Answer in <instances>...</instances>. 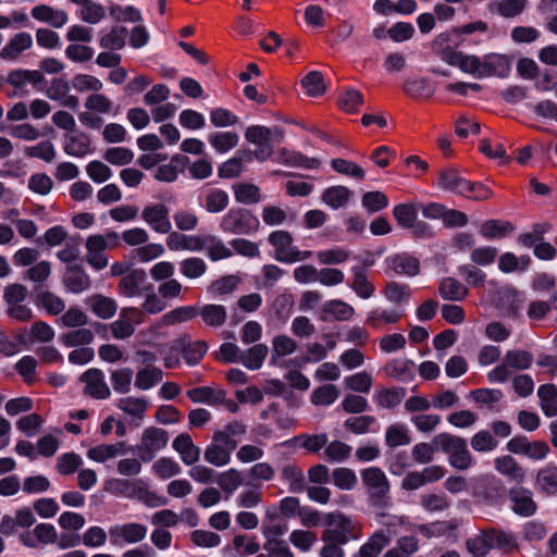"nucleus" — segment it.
<instances>
[{
	"instance_id": "6ab92c4d",
	"label": "nucleus",
	"mask_w": 557,
	"mask_h": 557,
	"mask_svg": "<svg viewBox=\"0 0 557 557\" xmlns=\"http://www.w3.org/2000/svg\"><path fill=\"white\" fill-rule=\"evenodd\" d=\"M467 178L462 177L455 168H446L440 171L437 186L447 193L459 196Z\"/></svg>"
},
{
	"instance_id": "393cba45",
	"label": "nucleus",
	"mask_w": 557,
	"mask_h": 557,
	"mask_svg": "<svg viewBox=\"0 0 557 557\" xmlns=\"http://www.w3.org/2000/svg\"><path fill=\"white\" fill-rule=\"evenodd\" d=\"M86 304L97 317L104 320L112 318L117 310L116 301L113 298L100 294L88 297Z\"/></svg>"
},
{
	"instance_id": "58836bf2",
	"label": "nucleus",
	"mask_w": 557,
	"mask_h": 557,
	"mask_svg": "<svg viewBox=\"0 0 557 557\" xmlns=\"http://www.w3.org/2000/svg\"><path fill=\"white\" fill-rule=\"evenodd\" d=\"M493 190L482 182L466 180L460 197L472 201H484L493 197Z\"/></svg>"
},
{
	"instance_id": "8fccbe9b",
	"label": "nucleus",
	"mask_w": 557,
	"mask_h": 557,
	"mask_svg": "<svg viewBox=\"0 0 557 557\" xmlns=\"http://www.w3.org/2000/svg\"><path fill=\"white\" fill-rule=\"evenodd\" d=\"M141 442L159 451L168 445L169 433L164 429L149 426L143 432Z\"/></svg>"
},
{
	"instance_id": "de8ad7c7",
	"label": "nucleus",
	"mask_w": 557,
	"mask_h": 557,
	"mask_svg": "<svg viewBox=\"0 0 557 557\" xmlns=\"http://www.w3.org/2000/svg\"><path fill=\"white\" fill-rule=\"evenodd\" d=\"M388 203L387 196L381 190L367 191L361 198V205L369 214L384 210Z\"/></svg>"
},
{
	"instance_id": "bf43d9fd",
	"label": "nucleus",
	"mask_w": 557,
	"mask_h": 557,
	"mask_svg": "<svg viewBox=\"0 0 557 557\" xmlns=\"http://www.w3.org/2000/svg\"><path fill=\"white\" fill-rule=\"evenodd\" d=\"M127 28L124 26H113L109 34L100 39V46L104 49L121 50L125 46Z\"/></svg>"
},
{
	"instance_id": "f3484780",
	"label": "nucleus",
	"mask_w": 557,
	"mask_h": 557,
	"mask_svg": "<svg viewBox=\"0 0 557 557\" xmlns=\"http://www.w3.org/2000/svg\"><path fill=\"white\" fill-rule=\"evenodd\" d=\"M147 273L143 269H134L119 282V293L124 297H134L140 293L141 285L146 282Z\"/></svg>"
},
{
	"instance_id": "1a4fd4ad",
	"label": "nucleus",
	"mask_w": 557,
	"mask_h": 557,
	"mask_svg": "<svg viewBox=\"0 0 557 557\" xmlns=\"http://www.w3.org/2000/svg\"><path fill=\"white\" fill-rule=\"evenodd\" d=\"M511 502V510L520 517H532L537 511V504L533 499V493L523 486H513L508 491Z\"/></svg>"
},
{
	"instance_id": "49530a36",
	"label": "nucleus",
	"mask_w": 557,
	"mask_h": 557,
	"mask_svg": "<svg viewBox=\"0 0 557 557\" xmlns=\"http://www.w3.org/2000/svg\"><path fill=\"white\" fill-rule=\"evenodd\" d=\"M163 377V372L161 369L157 367H147L137 372L135 379V386L139 389L147 391L154 386L157 383L161 382Z\"/></svg>"
},
{
	"instance_id": "0eeeda50",
	"label": "nucleus",
	"mask_w": 557,
	"mask_h": 557,
	"mask_svg": "<svg viewBox=\"0 0 557 557\" xmlns=\"http://www.w3.org/2000/svg\"><path fill=\"white\" fill-rule=\"evenodd\" d=\"M141 219L157 233L168 234L172 228L170 210L163 203L146 206L141 211Z\"/></svg>"
},
{
	"instance_id": "ddd939ff",
	"label": "nucleus",
	"mask_w": 557,
	"mask_h": 557,
	"mask_svg": "<svg viewBox=\"0 0 557 557\" xmlns=\"http://www.w3.org/2000/svg\"><path fill=\"white\" fill-rule=\"evenodd\" d=\"M90 277L82 264H70L63 277V284L73 294H79L90 286Z\"/></svg>"
},
{
	"instance_id": "72a5a7b5",
	"label": "nucleus",
	"mask_w": 557,
	"mask_h": 557,
	"mask_svg": "<svg viewBox=\"0 0 557 557\" xmlns=\"http://www.w3.org/2000/svg\"><path fill=\"white\" fill-rule=\"evenodd\" d=\"M268 351L267 345L256 344L240 355L239 362L249 370H259L263 364Z\"/></svg>"
},
{
	"instance_id": "79ce46f5",
	"label": "nucleus",
	"mask_w": 557,
	"mask_h": 557,
	"mask_svg": "<svg viewBox=\"0 0 557 557\" xmlns=\"http://www.w3.org/2000/svg\"><path fill=\"white\" fill-rule=\"evenodd\" d=\"M383 294L388 301L399 305L409 301L412 290L408 284L391 281L386 283Z\"/></svg>"
},
{
	"instance_id": "f257e3e1",
	"label": "nucleus",
	"mask_w": 557,
	"mask_h": 557,
	"mask_svg": "<svg viewBox=\"0 0 557 557\" xmlns=\"http://www.w3.org/2000/svg\"><path fill=\"white\" fill-rule=\"evenodd\" d=\"M362 484L364 485L369 504L376 510H385L391 506V484L379 467H369L360 471Z\"/></svg>"
},
{
	"instance_id": "4d7b16f0",
	"label": "nucleus",
	"mask_w": 557,
	"mask_h": 557,
	"mask_svg": "<svg viewBox=\"0 0 557 557\" xmlns=\"http://www.w3.org/2000/svg\"><path fill=\"white\" fill-rule=\"evenodd\" d=\"M413 368L414 363L411 360H393L387 363L385 370L389 376L399 381H407L414 376Z\"/></svg>"
},
{
	"instance_id": "412c9836",
	"label": "nucleus",
	"mask_w": 557,
	"mask_h": 557,
	"mask_svg": "<svg viewBox=\"0 0 557 557\" xmlns=\"http://www.w3.org/2000/svg\"><path fill=\"white\" fill-rule=\"evenodd\" d=\"M109 532L113 543L115 537H122L126 543L133 544L146 537L147 528L144 524L131 522L111 528Z\"/></svg>"
},
{
	"instance_id": "dca6fc26",
	"label": "nucleus",
	"mask_w": 557,
	"mask_h": 557,
	"mask_svg": "<svg viewBox=\"0 0 557 557\" xmlns=\"http://www.w3.org/2000/svg\"><path fill=\"white\" fill-rule=\"evenodd\" d=\"M225 395L226 394L223 389L215 391L209 386L194 387L186 392V396L190 401L195 404H206L209 406L223 404Z\"/></svg>"
},
{
	"instance_id": "5fc2aeb1",
	"label": "nucleus",
	"mask_w": 557,
	"mask_h": 557,
	"mask_svg": "<svg viewBox=\"0 0 557 557\" xmlns=\"http://www.w3.org/2000/svg\"><path fill=\"white\" fill-rule=\"evenodd\" d=\"M331 166L335 172L354 177L359 181H363L366 177L364 170L360 165L350 160L335 158L331 160Z\"/></svg>"
},
{
	"instance_id": "13d9d810",
	"label": "nucleus",
	"mask_w": 557,
	"mask_h": 557,
	"mask_svg": "<svg viewBox=\"0 0 557 557\" xmlns=\"http://www.w3.org/2000/svg\"><path fill=\"white\" fill-rule=\"evenodd\" d=\"M376 423L373 416H358L345 420L344 428L356 435L367 434L369 432H376L371 426Z\"/></svg>"
},
{
	"instance_id": "e433bc0d",
	"label": "nucleus",
	"mask_w": 557,
	"mask_h": 557,
	"mask_svg": "<svg viewBox=\"0 0 557 557\" xmlns=\"http://www.w3.org/2000/svg\"><path fill=\"white\" fill-rule=\"evenodd\" d=\"M487 534L491 537L492 549L497 548L506 553H511L518 549L519 545L516 536L503 530L490 529Z\"/></svg>"
},
{
	"instance_id": "a878e982",
	"label": "nucleus",
	"mask_w": 557,
	"mask_h": 557,
	"mask_svg": "<svg viewBox=\"0 0 557 557\" xmlns=\"http://www.w3.org/2000/svg\"><path fill=\"white\" fill-rule=\"evenodd\" d=\"M508 496L506 486L500 480L492 478L482 486V497L490 506H502Z\"/></svg>"
},
{
	"instance_id": "39448f33",
	"label": "nucleus",
	"mask_w": 557,
	"mask_h": 557,
	"mask_svg": "<svg viewBox=\"0 0 557 557\" xmlns=\"http://www.w3.org/2000/svg\"><path fill=\"white\" fill-rule=\"evenodd\" d=\"M506 448L511 454L523 455L532 460H543L550 451L546 442H530L524 435H517L510 438L506 444Z\"/></svg>"
},
{
	"instance_id": "7c9ffc66",
	"label": "nucleus",
	"mask_w": 557,
	"mask_h": 557,
	"mask_svg": "<svg viewBox=\"0 0 557 557\" xmlns=\"http://www.w3.org/2000/svg\"><path fill=\"white\" fill-rule=\"evenodd\" d=\"M34 304L37 307H42L49 314L57 315L61 313L64 308V301L51 292H38V287L34 289Z\"/></svg>"
},
{
	"instance_id": "0e129e2a",
	"label": "nucleus",
	"mask_w": 557,
	"mask_h": 557,
	"mask_svg": "<svg viewBox=\"0 0 557 557\" xmlns=\"http://www.w3.org/2000/svg\"><path fill=\"white\" fill-rule=\"evenodd\" d=\"M154 474L161 480H168L172 476L178 475L182 471L180 465L170 457H161L153 466Z\"/></svg>"
},
{
	"instance_id": "f8f14e48",
	"label": "nucleus",
	"mask_w": 557,
	"mask_h": 557,
	"mask_svg": "<svg viewBox=\"0 0 557 557\" xmlns=\"http://www.w3.org/2000/svg\"><path fill=\"white\" fill-rule=\"evenodd\" d=\"M482 73L480 78L497 76L506 78L511 72V60L506 54L487 53L483 55Z\"/></svg>"
},
{
	"instance_id": "2eb2a0df",
	"label": "nucleus",
	"mask_w": 557,
	"mask_h": 557,
	"mask_svg": "<svg viewBox=\"0 0 557 557\" xmlns=\"http://www.w3.org/2000/svg\"><path fill=\"white\" fill-rule=\"evenodd\" d=\"M268 240L274 247V259L286 263L290 248H295L292 234L284 230L273 231L270 233Z\"/></svg>"
},
{
	"instance_id": "37998d69",
	"label": "nucleus",
	"mask_w": 557,
	"mask_h": 557,
	"mask_svg": "<svg viewBox=\"0 0 557 557\" xmlns=\"http://www.w3.org/2000/svg\"><path fill=\"white\" fill-rule=\"evenodd\" d=\"M393 216L399 226L409 228L418 219V208L413 202L398 203L393 208Z\"/></svg>"
},
{
	"instance_id": "2f4dec72",
	"label": "nucleus",
	"mask_w": 557,
	"mask_h": 557,
	"mask_svg": "<svg viewBox=\"0 0 557 557\" xmlns=\"http://www.w3.org/2000/svg\"><path fill=\"white\" fill-rule=\"evenodd\" d=\"M198 315L201 317L206 325L220 327L225 323L227 312L226 308L222 305L208 304L201 308L198 307Z\"/></svg>"
},
{
	"instance_id": "a19ab883",
	"label": "nucleus",
	"mask_w": 557,
	"mask_h": 557,
	"mask_svg": "<svg viewBox=\"0 0 557 557\" xmlns=\"http://www.w3.org/2000/svg\"><path fill=\"white\" fill-rule=\"evenodd\" d=\"M238 139V135L234 132H215L208 137L210 145L220 153L227 152L236 147Z\"/></svg>"
},
{
	"instance_id": "f704fd0d",
	"label": "nucleus",
	"mask_w": 557,
	"mask_h": 557,
	"mask_svg": "<svg viewBox=\"0 0 557 557\" xmlns=\"http://www.w3.org/2000/svg\"><path fill=\"white\" fill-rule=\"evenodd\" d=\"M236 202L242 205H256L261 201L260 188L251 183H238L233 185Z\"/></svg>"
},
{
	"instance_id": "c03bdc74",
	"label": "nucleus",
	"mask_w": 557,
	"mask_h": 557,
	"mask_svg": "<svg viewBox=\"0 0 557 557\" xmlns=\"http://www.w3.org/2000/svg\"><path fill=\"white\" fill-rule=\"evenodd\" d=\"M332 483L339 490L351 491L358 484L356 472L350 468L339 467L332 471Z\"/></svg>"
},
{
	"instance_id": "9b49d317",
	"label": "nucleus",
	"mask_w": 557,
	"mask_h": 557,
	"mask_svg": "<svg viewBox=\"0 0 557 557\" xmlns=\"http://www.w3.org/2000/svg\"><path fill=\"white\" fill-rule=\"evenodd\" d=\"M81 381L86 383L84 391L85 394L91 396L92 398L107 399L110 397V388L104 382V375L100 369H88L82 374Z\"/></svg>"
},
{
	"instance_id": "aec40b11",
	"label": "nucleus",
	"mask_w": 557,
	"mask_h": 557,
	"mask_svg": "<svg viewBox=\"0 0 557 557\" xmlns=\"http://www.w3.org/2000/svg\"><path fill=\"white\" fill-rule=\"evenodd\" d=\"M33 45V38L29 33H17L9 42L1 49L0 58L3 60H15L18 54L24 50H27Z\"/></svg>"
},
{
	"instance_id": "f03ea898",
	"label": "nucleus",
	"mask_w": 557,
	"mask_h": 557,
	"mask_svg": "<svg viewBox=\"0 0 557 557\" xmlns=\"http://www.w3.org/2000/svg\"><path fill=\"white\" fill-rule=\"evenodd\" d=\"M488 30V25L486 22L478 20L474 22H470L463 25L454 26L445 32L440 33L435 36V38L431 42L432 49H441L448 46L450 49H457L460 46L467 45H480L482 42L481 39H466L465 35H470L473 33H486Z\"/></svg>"
},
{
	"instance_id": "603ef678",
	"label": "nucleus",
	"mask_w": 557,
	"mask_h": 557,
	"mask_svg": "<svg viewBox=\"0 0 557 557\" xmlns=\"http://www.w3.org/2000/svg\"><path fill=\"white\" fill-rule=\"evenodd\" d=\"M404 91L406 95L418 97H432L434 89L431 87L426 77L408 78L404 84Z\"/></svg>"
},
{
	"instance_id": "bb28decb",
	"label": "nucleus",
	"mask_w": 557,
	"mask_h": 557,
	"mask_svg": "<svg viewBox=\"0 0 557 557\" xmlns=\"http://www.w3.org/2000/svg\"><path fill=\"white\" fill-rule=\"evenodd\" d=\"M351 273L354 280L348 286L362 299L371 298L375 293V286L368 280V273L364 268L352 267Z\"/></svg>"
},
{
	"instance_id": "6e6552de",
	"label": "nucleus",
	"mask_w": 557,
	"mask_h": 557,
	"mask_svg": "<svg viewBox=\"0 0 557 557\" xmlns=\"http://www.w3.org/2000/svg\"><path fill=\"white\" fill-rule=\"evenodd\" d=\"M388 275L393 271L397 275L416 276L420 273V260L409 252H399L385 258Z\"/></svg>"
},
{
	"instance_id": "a211bd4d",
	"label": "nucleus",
	"mask_w": 557,
	"mask_h": 557,
	"mask_svg": "<svg viewBox=\"0 0 557 557\" xmlns=\"http://www.w3.org/2000/svg\"><path fill=\"white\" fill-rule=\"evenodd\" d=\"M199 205L209 213H220L224 211L230 203L228 194L220 188H213L203 197H198Z\"/></svg>"
},
{
	"instance_id": "5701e85b",
	"label": "nucleus",
	"mask_w": 557,
	"mask_h": 557,
	"mask_svg": "<svg viewBox=\"0 0 557 557\" xmlns=\"http://www.w3.org/2000/svg\"><path fill=\"white\" fill-rule=\"evenodd\" d=\"M64 152L69 156L83 158L90 152V139L84 132L65 135Z\"/></svg>"
},
{
	"instance_id": "c756f323",
	"label": "nucleus",
	"mask_w": 557,
	"mask_h": 557,
	"mask_svg": "<svg viewBox=\"0 0 557 557\" xmlns=\"http://www.w3.org/2000/svg\"><path fill=\"white\" fill-rule=\"evenodd\" d=\"M524 7L525 0H500L490 2L487 10L492 14L497 13L505 18H513L523 12Z\"/></svg>"
},
{
	"instance_id": "a18cd8bd",
	"label": "nucleus",
	"mask_w": 557,
	"mask_h": 557,
	"mask_svg": "<svg viewBox=\"0 0 557 557\" xmlns=\"http://www.w3.org/2000/svg\"><path fill=\"white\" fill-rule=\"evenodd\" d=\"M405 395L404 387L382 388L376 393L375 401L382 408H395L403 401Z\"/></svg>"
},
{
	"instance_id": "052dcab7",
	"label": "nucleus",
	"mask_w": 557,
	"mask_h": 557,
	"mask_svg": "<svg viewBox=\"0 0 557 557\" xmlns=\"http://www.w3.org/2000/svg\"><path fill=\"white\" fill-rule=\"evenodd\" d=\"M294 306V299L290 294L277 295L272 305L271 311L273 315L281 322H286L290 315L292 308Z\"/></svg>"
},
{
	"instance_id": "4468645a",
	"label": "nucleus",
	"mask_w": 557,
	"mask_h": 557,
	"mask_svg": "<svg viewBox=\"0 0 557 557\" xmlns=\"http://www.w3.org/2000/svg\"><path fill=\"white\" fill-rule=\"evenodd\" d=\"M278 162L287 166L315 170L321 165L318 158L308 157L300 151L282 148L278 150Z\"/></svg>"
},
{
	"instance_id": "864d4df0",
	"label": "nucleus",
	"mask_w": 557,
	"mask_h": 557,
	"mask_svg": "<svg viewBox=\"0 0 557 557\" xmlns=\"http://www.w3.org/2000/svg\"><path fill=\"white\" fill-rule=\"evenodd\" d=\"M490 540L487 530H484L479 535L468 539L466 547L472 557H485L492 549Z\"/></svg>"
},
{
	"instance_id": "473e14b6",
	"label": "nucleus",
	"mask_w": 557,
	"mask_h": 557,
	"mask_svg": "<svg viewBox=\"0 0 557 557\" xmlns=\"http://www.w3.org/2000/svg\"><path fill=\"white\" fill-rule=\"evenodd\" d=\"M389 544V539L382 531L375 532L360 546L354 557H379L380 553Z\"/></svg>"
},
{
	"instance_id": "774afa93",
	"label": "nucleus",
	"mask_w": 557,
	"mask_h": 557,
	"mask_svg": "<svg viewBox=\"0 0 557 557\" xmlns=\"http://www.w3.org/2000/svg\"><path fill=\"white\" fill-rule=\"evenodd\" d=\"M297 348L295 339L287 335H277L272 341L271 363L275 362V357H285L293 354Z\"/></svg>"
},
{
	"instance_id": "9d476101",
	"label": "nucleus",
	"mask_w": 557,
	"mask_h": 557,
	"mask_svg": "<svg viewBox=\"0 0 557 557\" xmlns=\"http://www.w3.org/2000/svg\"><path fill=\"white\" fill-rule=\"evenodd\" d=\"M20 542L28 548H36L38 544H53L58 541V533L53 524L39 523L34 530L23 531Z\"/></svg>"
},
{
	"instance_id": "3c124183",
	"label": "nucleus",
	"mask_w": 557,
	"mask_h": 557,
	"mask_svg": "<svg viewBox=\"0 0 557 557\" xmlns=\"http://www.w3.org/2000/svg\"><path fill=\"white\" fill-rule=\"evenodd\" d=\"M411 442V437L408 434V430L406 425L400 423H395L389 425L385 432V444L395 448L398 446L408 445Z\"/></svg>"
},
{
	"instance_id": "ea45409f",
	"label": "nucleus",
	"mask_w": 557,
	"mask_h": 557,
	"mask_svg": "<svg viewBox=\"0 0 557 557\" xmlns=\"http://www.w3.org/2000/svg\"><path fill=\"white\" fill-rule=\"evenodd\" d=\"M198 317L197 306H181L162 315V324L174 325Z\"/></svg>"
},
{
	"instance_id": "680f3d73",
	"label": "nucleus",
	"mask_w": 557,
	"mask_h": 557,
	"mask_svg": "<svg viewBox=\"0 0 557 557\" xmlns=\"http://www.w3.org/2000/svg\"><path fill=\"white\" fill-rule=\"evenodd\" d=\"M495 468L499 473L509 475L515 480H522L524 476L522 467L509 455L496 458Z\"/></svg>"
},
{
	"instance_id": "cd10ccee",
	"label": "nucleus",
	"mask_w": 557,
	"mask_h": 557,
	"mask_svg": "<svg viewBox=\"0 0 557 557\" xmlns=\"http://www.w3.org/2000/svg\"><path fill=\"white\" fill-rule=\"evenodd\" d=\"M469 290L466 285L454 277H445L438 286V294L444 300L461 301Z\"/></svg>"
},
{
	"instance_id": "c85d7f7f",
	"label": "nucleus",
	"mask_w": 557,
	"mask_h": 557,
	"mask_svg": "<svg viewBox=\"0 0 557 557\" xmlns=\"http://www.w3.org/2000/svg\"><path fill=\"white\" fill-rule=\"evenodd\" d=\"M141 482H132L127 479H111L106 482L104 490L111 494L122 495L128 498H138Z\"/></svg>"
},
{
	"instance_id": "69168bd1",
	"label": "nucleus",
	"mask_w": 557,
	"mask_h": 557,
	"mask_svg": "<svg viewBox=\"0 0 557 557\" xmlns=\"http://www.w3.org/2000/svg\"><path fill=\"white\" fill-rule=\"evenodd\" d=\"M352 447L341 441H332L324 449L327 461L342 462L349 458Z\"/></svg>"
},
{
	"instance_id": "09e8293b",
	"label": "nucleus",
	"mask_w": 557,
	"mask_h": 557,
	"mask_svg": "<svg viewBox=\"0 0 557 557\" xmlns=\"http://www.w3.org/2000/svg\"><path fill=\"white\" fill-rule=\"evenodd\" d=\"M301 87L310 97H320L325 92V83L321 72L311 71L300 81Z\"/></svg>"
},
{
	"instance_id": "6e6d98bb",
	"label": "nucleus",
	"mask_w": 557,
	"mask_h": 557,
	"mask_svg": "<svg viewBox=\"0 0 557 557\" xmlns=\"http://www.w3.org/2000/svg\"><path fill=\"white\" fill-rule=\"evenodd\" d=\"M59 341L65 347L84 346L90 344L94 341V334L90 330L83 327L62 334L59 337Z\"/></svg>"
},
{
	"instance_id": "7ed1b4c3",
	"label": "nucleus",
	"mask_w": 557,
	"mask_h": 557,
	"mask_svg": "<svg viewBox=\"0 0 557 557\" xmlns=\"http://www.w3.org/2000/svg\"><path fill=\"white\" fill-rule=\"evenodd\" d=\"M432 443L448 455V462L453 468L463 471L473 465V457L463 437L443 432L435 435Z\"/></svg>"
},
{
	"instance_id": "b1692460",
	"label": "nucleus",
	"mask_w": 557,
	"mask_h": 557,
	"mask_svg": "<svg viewBox=\"0 0 557 557\" xmlns=\"http://www.w3.org/2000/svg\"><path fill=\"white\" fill-rule=\"evenodd\" d=\"M515 231L510 221L490 219L482 223L480 234L487 240L504 238Z\"/></svg>"
},
{
	"instance_id": "20e7f679",
	"label": "nucleus",
	"mask_w": 557,
	"mask_h": 557,
	"mask_svg": "<svg viewBox=\"0 0 557 557\" xmlns=\"http://www.w3.org/2000/svg\"><path fill=\"white\" fill-rule=\"evenodd\" d=\"M219 227L226 234L252 235L258 232L260 221L251 210L243 207H232L221 218Z\"/></svg>"
},
{
	"instance_id": "c9c22d12",
	"label": "nucleus",
	"mask_w": 557,
	"mask_h": 557,
	"mask_svg": "<svg viewBox=\"0 0 557 557\" xmlns=\"http://www.w3.org/2000/svg\"><path fill=\"white\" fill-rule=\"evenodd\" d=\"M536 483L541 491L546 495L557 494V466L554 463L546 465L545 468L537 472Z\"/></svg>"
},
{
	"instance_id": "4be33fe9",
	"label": "nucleus",
	"mask_w": 557,
	"mask_h": 557,
	"mask_svg": "<svg viewBox=\"0 0 557 557\" xmlns=\"http://www.w3.org/2000/svg\"><path fill=\"white\" fill-rule=\"evenodd\" d=\"M355 313V309L347 302L333 299L326 301L321 311V320L329 321L331 318L338 321H347Z\"/></svg>"
},
{
	"instance_id": "338daca9",
	"label": "nucleus",
	"mask_w": 557,
	"mask_h": 557,
	"mask_svg": "<svg viewBox=\"0 0 557 557\" xmlns=\"http://www.w3.org/2000/svg\"><path fill=\"white\" fill-rule=\"evenodd\" d=\"M109 13L110 16L117 22L137 23L143 20L140 11L133 5L123 8L120 4H111L109 7Z\"/></svg>"
},
{
	"instance_id": "4c0bfd02",
	"label": "nucleus",
	"mask_w": 557,
	"mask_h": 557,
	"mask_svg": "<svg viewBox=\"0 0 557 557\" xmlns=\"http://www.w3.org/2000/svg\"><path fill=\"white\" fill-rule=\"evenodd\" d=\"M350 195V189L345 186H331L322 193V200L332 209H339L348 202Z\"/></svg>"
},
{
	"instance_id": "423d86ee",
	"label": "nucleus",
	"mask_w": 557,
	"mask_h": 557,
	"mask_svg": "<svg viewBox=\"0 0 557 557\" xmlns=\"http://www.w3.org/2000/svg\"><path fill=\"white\" fill-rule=\"evenodd\" d=\"M171 350L180 351L185 362L189 367H195L200 363L207 354L208 344L205 341L191 342L188 334H183L172 342Z\"/></svg>"
},
{
	"instance_id": "e2e57ef3",
	"label": "nucleus",
	"mask_w": 557,
	"mask_h": 557,
	"mask_svg": "<svg viewBox=\"0 0 557 557\" xmlns=\"http://www.w3.org/2000/svg\"><path fill=\"white\" fill-rule=\"evenodd\" d=\"M533 356L527 350H508L504 357V362L516 370H527L531 367Z\"/></svg>"
}]
</instances>
